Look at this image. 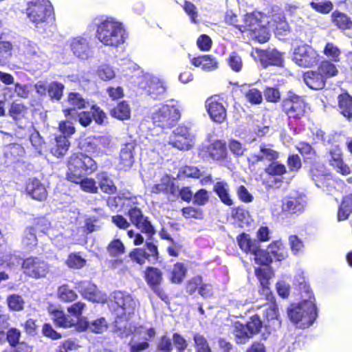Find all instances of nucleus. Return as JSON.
<instances>
[{
  "mask_svg": "<svg viewBox=\"0 0 352 352\" xmlns=\"http://www.w3.org/2000/svg\"><path fill=\"white\" fill-rule=\"evenodd\" d=\"M126 215L129 217L130 224L132 223L142 233L147 236V241L144 247L135 248L129 252L128 256L131 261L140 266L144 265L146 262L153 264L159 263L160 253L158 246L151 241L156 234V230L149 218L145 216L142 210L137 206L130 208Z\"/></svg>",
  "mask_w": 352,
  "mask_h": 352,
  "instance_id": "nucleus-1",
  "label": "nucleus"
},
{
  "mask_svg": "<svg viewBox=\"0 0 352 352\" xmlns=\"http://www.w3.org/2000/svg\"><path fill=\"white\" fill-rule=\"evenodd\" d=\"M126 215L129 217L130 224L132 223L142 233L147 236V241L144 247L135 248L129 252L128 256L131 261L140 266L144 265L146 262L153 264L159 263L160 253L158 246L151 241L156 234V230L149 218L145 216L142 210L137 206L130 208Z\"/></svg>",
  "mask_w": 352,
  "mask_h": 352,
  "instance_id": "nucleus-2",
  "label": "nucleus"
},
{
  "mask_svg": "<svg viewBox=\"0 0 352 352\" xmlns=\"http://www.w3.org/2000/svg\"><path fill=\"white\" fill-rule=\"evenodd\" d=\"M126 215L129 217L130 224L132 223L142 233L147 236V241L144 247L135 248L129 252L128 256L131 261L140 266L144 265L146 262L153 264L159 263L160 253L158 246L151 241L156 234V230L149 218L145 216L142 210L137 206L130 208Z\"/></svg>",
  "mask_w": 352,
  "mask_h": 352,
  "instance_id": "nucleus-3",
  "label": "nucleus"
},
{
  "mask_svg": "<svg viewBox=\"0 0 352 352\" xmlns=\"http://www.w3.org/2000/svg\"><path fill=\"white\" fill-rule=\"evenodd\" d=\"M126 215L129 217L130 224L132 223L142 233L147 236V241L144 247L135 248L129 252L128 256L131 261L140 266L144 265L146 262L153 264L159 263L160 253L158 246L151 241L156 234V230L149 218L145 216L142 210L137 206L130 208Z\"/></svg>",
  "mask_w": 352,
  "mask_h": 352,
  "instance_id": "nucleus-4",
  "label": "nucleus"
},
{
  "mask_svg": "<svg viewBox=\"0 0 352 352\" xmlns=\"http://www.w3.org/2000/svg\"><path fill=\"white\" fill-rule=\"evenodd\" d=\"M304 296L301 294L302 300L296 306L288 309L287 314L291 321L300 329L309 327L318 317V310L315 298L309 286L304 284Z\"/></svg>",
  "mask_w": 352,
  "mask_h": 352,
  "instance_id": "nucleus-5",
  "label": "nucleus"
},
{
  "mask_svg": "<svg viewBox=\"0 0 352 352\" xmlns=\"http://www.w3.org/2000/svg\"><path fill=\"white\" fill-rule=\"evenodd\" d=\"M267 20V14L258 10L246 12L242 17L241 26H239L240 32H248L252 39L265 43L270 38Z\"/></svg>",
  "mask_w": 352,
  "mask_h": 352,
  "instance_id": "nucleus-6",
  "label": "nucleus"
},
{
  "mask_svg": "<svg viewBox=\"0 0 352 352\" xmlns=\"http://www.w3.org/2000/svg\"><path fill=\"white\" fill-rule=\"evenodd\" d=\"M96 38L105 46L117 47L125 41V30L122 24L107 19L96 26Z\"/></svg>",
  "mask_w": 352,
  "mask_h": 352,
  "instance_id": "nucleus-7",
  "label": "nucleus"
},
{
  "mask_svg": "<svg viewBox=\"0 0 352 352\" xmlns=\"http://www.w3.org/2000/svg\"><path fill=\"white\" fill-rule=\"evenodd\" d=\"M67 167L66 179L69 180L92 174L97 170L98 165L91 157L82 152H76L68 157Z\"/></svg>",
  "mask_w": 352,
  "mask_h": 352,
  "instance_id": "nucleus-8",
  "label": "nucleus"
},
{
  "mask_svg": "<svg viewBox=\"0 0 352 352\" xmlns=\"http://www.w3.org/2000/svg\"><path fill=\"white\" fill-rule=\"evenodd\" d=\"M26 13L36 28L44 29L54 19L53 7L45 0H34L28 3Z\"/></svg>",
  "mask_w": 352,
  "mask_h": 352,
  "instance_id": "nucleus-9",
  "label": "nucleus"
},
{
  "mask_svg": "<svg viewBox=\"0 0 352 352\" xmlns=\"http://www.w3.org/2000/svg\"><path fill=\"white\" fill-rule=\"evenodd\" d=\"M307 104L302 96L289 91L280 104L282 111L287 116L289 123L300 120L305 116Z\"/></svg>",
  "mask_w": 352,
  "mask_h": 352,
  "instance_id": "nucleus-10",
  "label": "nucleus"
},
{
  "mask_svg": "<svg viewBox=\"0 0 352 352\" xmlns=\"http://www.w3.org/2000/svg\"><path fill=\"white\" fill-rule=\"evenodd\" d=\"M180 117V111L175 105L166 104L153 112L151 118L155 126L162 129H168L177 124Z\"/></svg>",
  "mask_w": 352,
  "mask_h": 352,
  "instance_id": "nucleus-11",
  "label": "nucleus"
},
{
  "mask_svg": "<svg viewBox=\"0 0 352 352\" xmlns=\"http://www.w3.org/2000/svg\"><path fill=\"white\" fill-rule=\"evenodd\" d=\"M23 273L34 279L44 278L50 272V265L41 258L30 256L25 258L21 263Z\"/></svg>",
  "mask_w": 352,
  "mask_h": 352,
  "instance_id": "nucleus-12",
  "label": "nucleus"
},
{
  "mask_svg": "<svg viewBox=\"0 0 352 352\" xmlns=\"http://www.w3.org/2000/svg\"><path fill=\"white\" fill-rule=\"evenodd\" d=\"M143 278L150 288L161 300L165 301L168 296L162 289L164 283V274L162 271L157 267L146 266L143 272Z\"/></svg>",
  "mask_w": 352,
  "mask_h": 352,
  "instance_id": "nucleus-13",
  "label": "nucleus"
},
{
  "mask_svg": "<svg viewBox=\"0 0 352 352\" xmlns=\"http://www.w3.org/2000/svg\"><path fill=\"white\" fill-rule=\"evenodd\" d=\"M205 108L210 119L218 124L224 122L227 119V102L219 94L208 97L205 102Z\"/></svg>",
  "mask_w": 352,
  "mask_h": 352,
  "instance_id": "nucleus-14",
  "label": "nucleus"
},
{
  "mask_svg": "<svg viewBox=\"0 0 352 352\" xmlns=\"http://www.w3.org/2000/svg\"><path fill=\"white\" fill-rule=\"evenodd\" d=\"M198 155L203 159L217 162H226L228 159L226 142L221 140H214L209 144L200 147Z\"/></svg>",
  "mask_w": 352,
  "mask_h": 352,
  "instance_id": "nucleus-15",
  "label": "nucleus"
},
{
  "mask_svg": "<svg viewBox=\"0 0 352 352\" xmlns=\"http://www.w3.org/2000/svg\"><path fill=\"white\" fill-rule=\"evenodd\" d=\"M293 60L301 67L311 68L318 65L319 54L311 45L305 43L294 49Z\"/></svg>",
  "mask_w": 352,
  "mask_h": 352,
  "instance_id": "nucleus-16",
  "label": "nucleus"
},
{
  "mask_svg": "<svg viewBox=\"0 0 352 352\" xmlns=\"http://www.w3.org/2000/svg\"><path fill=\"white\" fill-rule=\"evenodd\" d=\"M107 120L106 112L96 104H92L89 111H82L77 113V120L83 127L90 126L93 121L96 124L102 126L107 122Z\"/></svg>",
  "mask_w": 352,
  "mask_h": 352,
  "instance_id": "nucleus-17",
  "label": "nucleus"
},
{
  "mask_svg": "<svg viewBox=\"0 0 352 352\" xmlns=\"http://www.w3.org/2000/svg\"><path fill=\"white\" fill-rule=\"evenodd\" d=\"M254 60L258 61L263 68L269 66L283 67L284 59L283 54L276 49L261 50L256 48L254 50Z\"/></svg>",
  "mask_w": 352,
  "mask_h": 352,
  "instance_id": "nucleus-18",
  "label": "nucleus"
},
{
  "mask_svg": "<svg viewBox=\"0 0 352 352\" xmlns=\"http://www.w3.org/2000/svg\"><path fill=\"white\" fill-rule=\"evenodd\" d=\"M170 144L179 150L188 151L193 147V136L190 129L185 126H179L173 132Z\"/></svg>",
  "mask_w": 352,
  "mask_h": 352,
  "instance_id": "nucleus-19",
  "label": "nucleus"
},
{
  "mask_svg": "<svg viewBox=\"0 0 352 352\" xmlns=\"http://www.w3.org/2000/svg\"><path fill=\"white\" fill-rule=\"evenodd\" d=\"M69 45L73 54L79 59L87 60L92 56V47L88 37H73L70 39Z\"/></svg>",
  "mask_w": 352,
  "mask_h": 352,
  "instance_id": "nucleus-20",
  "label": "nucleus"
},
{
  "mask_svg": "<svg viewBox=\"0 0 352 352\" xmlns=\"http://www.w3.org/2000/svg\"><path fill=\"white\" fill-rule=\"evenodd\" d=\"M67 101L71 107L63 109V113L65 118L70 120H77L78 112H76V109H84L89 106V102L78 92H69Z\"/></svg>",
  "mask_w": 352,
  "mask_h": 352,
  "instance_id": "nucleus-21",
  "label": "nucleus"
},
{
  "mask_svg": "<svg viewBox=\"0 0 352 352\" xmlns=\"http://www.w3.org/2000/svg\"><path fill=\"white\" fill-rule=\"evenodd\" d=\"M136 146L135 142H129L122 146L118 159V168L120 170L128 171L131 168L135 162Z\"/></svg>",
  "mask_w": 352,
  "mask_h": 352,
  "instance_id": "nucleus-22",
  "label": "nucleus"
},
{
  "mask_svg": "<svg viewBox=\"0 0 352 352\" xmlns=\"http://www.w3.org/2000/svg\"><path fill=\"white\" fill-rule=\"evenodd\" d=\"M329 165L339 174L347 175L351 173L349 166L344 162L341 148L336 146L331 148L329 151Z\"/></svg>",
  "mask_w": 352,
  "mask_h": 352,
  "instance_id": "nucleus-23",
  "label": "nucleus"
},
{
  "mask_svg": "<svg viewBox=\"0 0 352 352\" xmlns=\"http://www.w3.org/2000/svg\"><path fill=\"white\" fill-rule=\"evenodd\" d=\"M25 190L27 195L36 201H43L47 198V190L38 178H30L25 183Z\"/></svg>",
  "mask_w": 352,
  "mask_h": 352,
  "instance_id": "nucleus-24",
  "label": "nucleus"
},
{
  "mask_svg": "<svg viewBox=\"0 0 352 352\" xmlns=\"http://www.w3.org/2000/svg\"><path fill=\"white\" fill-rule=\"evenodd\" d=\"M254 274L258 280L261 286L259 294L261 296H264L268 300L274 299L272 292L270 288V280L271 278L272 272L270 269L258 267L255 268Z\"/></svg>",
  "mask_w": 352,
  "mask_h": 352,
  "instance_id": "nucleus-25",
  "label": "nucleus"
},
{
  "mask_svg": "<svg viewBox=\"0 0 352 352\" xmlns=\"http://www.w3.org/2000/svg\"><path fill=\"white\" fill-rule=\"evenodd\" d=\"M274 298L271 301L272 302L265 309L263 317L266 322V327L270 331H276L281 327V319L278 314V308L275 302Z\"/></svg>",
  "mask_w": 352,
  "mask_h": 352,
  "instance_id": "nucleus-26",
  "label": "nucleus"
},
{
  "mask_svg": "<svg viewBox=\"0 0 352 352\" xmlns=\"http://www.w3.org/2000/svg\"><path fill=\"white\" fill-rule=\"evenodd\" d=\"M113 298L118 307L122 310V315L129 316L134 314L136 302L130 295L119 292L115 294Z\"/></svg>",
  "mask_w": 352,
  "mask_h": 352,
  "instance_id": "nucleus-27",
  "label": "nucleus"
},
{
  "mask_svg": "<svg viewBox=\"0 0 352 352\" xmlns=\"http://www.w3.org/2000/svg\"><path fill=\"white\" fill-rule=\"evenodd\" d=\"M330 20L333 26L342 32L352 30V19L344 12L339 10H333L331 14Z\"/></svg>",
  "mask_w": 352,
  "mask_h": 352,
  "instance_id": "nucleus-28",
  "label": "nucleus"
},
{
  "mask_svg": "<svg viewBox=\"0 0 352 352\" xmlns=\"http://www.w3.org/2000/svg\"><path fill=\"white\" fill-rule=\"evenodd\" d=\"M302 78L305 83L311 89L320 90L326 85V80L318 69L304 72Z\"/></svg>",
  "mask_w": 352,
  "mask_h": 352,
  "instance_id": "nucleus-29",
  "label": "nucleus"
},
{
  "mask_svg": "<svg viewBox=\"0 0 352 352\" xmlns=\"http://www.w3.org/2000/svg\"><path fill=\"white\" fill-rule=\"evenodd\" d=\"M306 202L300 196L288 197L282 204V210L289 214H300L305 210Z\"/></svg>",
  "mask_w": 352,
  "mask_h": 352,
  "instance_id": "nucleus-30",
  "label": "nucleus"
},
{
  "mask_svg": "<svg viewBox=\"0 0 352 352\" xmlns=\"http://www.w3.org/2000/svg\"><path fill=\"white\" fill-rule=\"evenodd\" d=\"M338 108L339 113L347 121H352V96L347 91L338 95Z\"/></svg>",
  "mask_w": 352,
  "mask_h": 352,
  "instance_id": "nucleus-31",
  "label": "nucleus"
},
{
  "mask_svg": "<svg viewBox=\"0 0 352 352\" xmlns=\"http://www.w3.org/2000/svg\"><path fill=\"white\" fill-rule=\"evenodd\" d=\"M151 194H160L165 195L170 194L174 195L177 192V188L175 183L170 179V177L167 175L162 177L160 182L155 184L151 187Z\"/></svg>",
  "mask_w": 352,
  "mask_h": 352,
  "instance_id": "nucleus-32",
  "label": "nucleus"
},
{
  "mask_svg": "<svg viewBox=\"0 0 352 352\" xmlns=\"http://www.w3.org/2000/svg\"><path fill=\"white\" fill-rule=\"evenodd\" d=\"M190 63L196 67H201L204 71L210 72L218 67V63L210 54H202L190 58Z\"/></svg>",
  "mask_w": 352,
  "mask_h": 352,
  "instance_id": "nucleus-33",
  "label": "nucleus"
},
{
  "mask_svg": "<svg viewBox=\"0 0 352 352\" xmlns=\"http://www.w3.org/2000/svg\"><path fill=\"white\" fill-rule=\"evenodd\" d=\"M310 175L317 187L329 190L332 186V175L326 173L317 167H312L310 169Z\"/></svg>",
  "mask_w": 352,
  "mask_h": 352,
  "instance_id": "nucleus-34",
  "label": "nucleus"
},
{
  "mask_svg": "<svg viewBox=\"0 0 352 352\" xmlns=\"http://www.w3.org/2000/svg\"><path fill=\"white\" fill-rule=\"evenodd\" d=\"M98 186L100 190L106 194L114 195L118 192L117 186L113 181L110 178L109 174L105 171H102L96 175Z\"/></svg>",
  "mask_w": 352,
  "mask_h": 352,
  "instance_id": "nucleus-35",
  "label": "nucleus"
},
{
  "mask_svg": "<svg viewBox=\"0 0 352 352\" xmlns=\"http://www.w3.org/2000/svg\"><path fill=\"white\" fill-rule=\"evenodd\" d=\"M70 142L65 136H56L54 142L50 148V153L56 157H63L68 151Z\"/></svg>",
  "mask_w": 352,
  "mask_h": 352,
  "instance_id": "nucleus-36",
  "label": "nucleus"
},
{
  "mask_svg": "<svg viewBox=\"0 0 352 352\" xmlns=\"http://www.w3.org/2000/svg\"><path fill=\"white\" fill-rule=\"evenodd\" d=\"M213 191L225 205L228 206L233 205V201L229 195V185L227 182L224 180L217 182L213 186Z\"/></svg>",
  "mask_w": 352,
  "mask_h": 352,
  "instance_id": "nucleus-37",
  "label": "nucleus"
},
{
  "mask_svg": "<svg viewBox=\"0 0 352 352\" xmlns=\"http://www.w3.org/2000/svg\"><path fill=\"white\" fill-rule=\"evenodd\" d=\"M187 272L188 269L184 263H175L169 274L170 282L176 285L181 284L185 279Z\"/></svg>",
  "mask_w": 352,
  "mask_h": 352,
  "instance_id": "nucleus-38",
  "label": "nucleus"
},
{
  "mask_svg": "<svg viewBox=\"0 0 352 352\" xmlns=\"http://www.w3.org/2000/svg\"><path fill=\"white\" fill-rule=\"evenodd\" d=\"M236 241L240 249L246 254H251L259 245L256 240L251 239L249 234L242 232L236 236Z\"/></svg>",
  "mask_w": 352,
  "mask_h": 352,
  "instance_id": "nucleus-39",
  "label": "nucleus"
},
{
  "mask_svg": "<svg viewBox=\"0 0 352 352\" xmlns=\"http://www.w3.org/2000/svg\"><path fill=\"white\" fill-rule=\"evenodd\" d=\"M232 333L234 336L235 342L237 344H245L252 338L245 324L239 321L234 323Z\"/></svg>",
  "mask_w": 352,
  "mask_h": 352,
  "instance_id": "nucleus-40",
  "label": "nucleus"
},
{
  "mask_svg": "<svg viewBox=\"0 0 352 352\" xmlns=\"http://www.w3.org/2000/svg\"><path fill=\"white\" fill-rule=\"evenodd\" d=\"M89 327L93 333H102L108 328V324L104 317L94 320L90 325L89 322L85 320L78 322V329L81 331H85Z\"/></svg>",
  "mask_w": 352,
  "mask_h": 352,
  "instance_id": "nucleus-41",
  "label": "nucleus"
},
{
  "mask_svg": "<svg viewBox=\"0 0 352 352\" xmlns=\"http://www.w3.org/2000/svg\"><path fill=\"white\" fill-rule=\"evenodd\" d=\"M49 312L52 316L53 322L56 327L67 329L75 326L74 320L66 316L63 311L55 309Z\"/></svg>",
  "mask_w": 352,
  "mask_h": 352,
  "instance_id": "nucleus-42",
  "label": "nucleus"
},
{
  "mask_svg": "<svg viewBox=\"0 0 352 352\" xmlns=\"http://www.w3.org/2000/svg\"><path fill=\"white\" fill-rule=\"evenodd\" d=\"M80 294L82 296L91 302H99L100 292L96 285L90 282H84L80 285Z\"/></svg>",
  "mask_w": 352,
  "mask_h": 352,
  "instance_id": "nucleus-43",
  "label": "nucleus"
},
{
  "mask_svg": "<svg viewBox=\"0 0 352 352\" xmlns=\"http://www.w3.org/2000/svg\"><path fill=\"white\" fill-rule=\"evenodd\" d=\"M68 181L79 184L80 189L84 192L92 194H96L98 192V187L96 186V182L93 178H88L85 176L74 178Z\"/></svg>",
  "mask_w": 352,
  "mask_h": 352,
  "instance_id": "nucleus-44",
  "label": "nucleus"
},
{
  "mask_svg": "<svg viewBox=\"0 0 352 352\" xmlns=\"http://www.w3.org/2000/svg\"><path fill=\"white\" fill-rule=\"evenodd\" d=\"M38 224V223H36L34 226H28L26 228L25 234L21 240L23 248L30 250L37 245L38 239L36 237V230Z\"/></svg>",
  "mask_w": 352,
  "mask_h": 352,
  "instance_id": "nucleus-45",
  "label": "nucleus"
},
{
  "mask_svg": "<svg viewBox=\"0 0 352 352\" xmlns=\"http://www.w3.org/2000/svg\"><path fill=\"white\" fill-rule=\"evenodd\" d=\"M111 116L119 120H129L131 117V109L129 104L123 100L117 104L110 111Z\"/></svg>",
  "mask_w": 352,
  "mask_h": 352,
  "instance_id": "nucleus-46",
  "label": "nucleus"
},
{
  "mask_svg": "<svg viewBox=\"0 0 352 352\" xmlns=\"http://www.w3.org/2000/svg\"><path fill=\"white\" fill-rule=\"evenodd\" d=\"M166 90L164 83L158 79H152L147 84V92L151 98L157 100L163 95Z\"/></svg>",
  "mask_w": 352,
  "mask_h": 352,
  "instance_id": "nucleus-47",
  "label": "nucleus"
},
{
  "mask_svg": "<svg viewBox=\"0 0 352 352\" xmlns=\"http://www.w3.org/2000/svg\"><path fill=\"white\" fill-rule=\"evenodd\" d=\"M317 69L327 80L328 78L336 76L339 71L336 65L329 60H324L320 63Z\"/></svg>",
  "mask_w": 352,
  "mask_h": 352,
  "instance_id": "nucleus-48",
  "label": "nucleus"
},
{
  "mask_svg": "<svg viewBox=\"0 0 352 352\" xmlns=\"http://www.w3.org/2000/svg\"><path fill=\"white\" fill-rule=\"evenodd\" d=\"M352 212V192L343 197L338 211V219L346 220Z\"/></svg>",
  "mask_w": 352,
  "mask_h": 352,
  "instance_id": "nucleus-49",
  "label": "nucleus"
},
{
  "mask_svg": "<svg viewBox=\"0 0 352 352\" xmlns=\"http://www.w3.org/2000/svg\"><path fill=\"white\" fill-rule=\"evenodd\" d=\"M252 254L254 256L255 263L259 265L270 266L273 261L270 252L267 250L261 249L260 245H258Z\"/></svg>",
  "mask_w": 352,
  "mask_h": 352,
  "instance_id": "nucleus-50",
  "label": "nucleus"
},
{
  "mask_svg": "<svg viewBox=\"0 0 352 352\" xmlns=\"http://www.w3.org/2000/svg\"><path fill=\"white\" fill-rule=\"evenodd\" d=\"M107 252L112 258H118L126 252L124 243L120 239H112L107 246Z\"/></svg>",
  "mask_w": 352,
  "mask_h": 352,
  "instance_id": "nucleus-51",
  "label": "nucleus"
},
{
  "mask_svg": "<svg viewBox=\"0 0 352 352\" xmlns=\"http://www.w3.org/2000/svg\"><path fill=\"white\" fill-rule=\"evenodd\" d=\"M269 252L272 257L276 261H281L287 256V250L280 241H274L268 245Z\"/></svg>",
  "mask_w": 352,
  "mask_h": 352,
  "instance_id": "nucleus-52",
  "label": "nucleus"
},
{
  "mask_svg": "<svg viewBox=\"0 0 352 352\" xmlns=\"http://www.w3.org/2000/svg\"><path fill=\"white\" fill-rule=\"evenodd\" d=\"M57 294L58 298L65 302H73L78 298L76 292L66 284L62 285L58 288Z\"/></svg>",
  "mask_w": 352,
  "mask_h": 352,
  "instance_id": "nucleus-53",
  "label": "nucleus"
},
{
  "mask_svg": "<svg viewBox=\"0 0 352 352\" xmlns=\"http://www.w3.org/2000/svg\"><path fill=\"white\" fill-rule=\"evenodd\" d=\"M65 263L69 268L79 270L86 265L87 261L80 256V252H72L68 255Z\"/></svg>",
  "mask_w": 352,
  "mask_h": 352,
  "instance_id": "nucleus-54",
  "label": "nucleus"
},
{
  "mask_svg": "<svg viewBox=\"0 0 352 352\" xmlns=\"http://www.w3.org/2000/svg\"><path fill=\"white\" fill-rule=\"evenodd\" d=\"M265 173L271 177L282 176L287 173V168L285 164L277 160L270 163L264 169Z\"/></svg>",
  "mask_w": 352,
  "mask_h": 352,
  "instance_id": "nucleus-55",
  "label": "nucleus"
},
{
  "mask_svg": "<svg viewBox=\"0 0 352 352\" xmlns=\"http://www.w3.org/2000/svg\"><path fill=\"white\" fill-rule=\"evenodd\" d=\"M8 309L12 311H21L24 309L25 301L19 294H12L6 299Z\"/></svg>",
  "mask_w": 352,
  "mask_h": 352,
  "instance_id": "nucleus-56",
  "label": "nucleus"
},
{
  "mask_svg": "<svg viewBox=\"0 0 352 352\" xmlns=\"http://www.w3.org/2000/svg\"><path fill=\"white\" fill-rule=\"evenodd\" d=\"M64 85L58 81H53L48 85L47 94L51 100H60L63 96Z\"/></svg>",
  "mask_w": 352,
  "mask_h": 352,
  "instance_id": "nucleus-57",
  "label": "nucleus"
},
{
  "mask_svg": "<svg viewBox=\"0 0 352 352\" xmlns=\"http://www.w3.org/2000/svg\"><path fill=\"white\" fill-rule=\"evenodd\" d=\"M263 93L267 102L276 104L280 101L281 94L277 86L265 87Z\"/></svg>",
  "mask_w": 352,
  "mask_h": 352,
  "instance_id": "nucleus-58",
  "label": "nucleus"
},
{
  "mask_svg": "<svg viewBox=\"0 0 352 352\" xmlns=\"http://www.w3.org/2000/svg\"><path fill=\"white\" fill-rule=\"evenodd\" d=\"M28 113V107L22 103H12L9 109L10 116L14 120H19L24 118Z\"/></svg>",
  "mask_w": 352,
  "mask_h": 352,
  "instance_id": "nucleus-59",
  "label": "nucleus"
},
{
  "mask_svg": "<svg viewBox=\"0 0 352 352\" xmlns=\"http://www.w3.org/2000/svg\"><path fill=\"white\" fill-rule=\"evenodd\" d=\"M249 333L252 338L258 334L263 327V322L258 315L255 314L250 318V320L245 324Z\"/></svg>",
  "mask_w": 352,
  "mask_h": 352,
  "instance_id": "nucleus-60",
  "label": "nucleus"
},
{
  "mask_svg": "<svg viewBox=\"0 0 352 352\" xmlns=\"http://www.w3.org/2000/svg\"><path fill=\"white\" fill-rule=\"evenodd\" d=\"M311 8L316 12L322 14H327L332 12L333 9V4L331 1L324 0L322 1H311L309 3Z\"/></svg>",
  "mask_w": 352,
  "mask_h": 352,
  "instance_id": "nucleus-61",
  "label": "nucleus"
},
{
  "mask_svg": "<svg viewBox=\"0 0 352 352\" xmlns=\"http://www.w3.org/2000/svg\"><path fill=\"white\" fill-rule=\"evenodd\" d=\"M296 149L304 157V160H313L316 156V152L312 146L306 142H300L296 146Z\"/></svg>",
  "mask_w": 352,
  "mask_h": 352,
  "instance_id": "nucleus-62",
  "label": "nucleus"
},
{
  "mask_svg": "<svg viewBox=\"0 0 352 352\" xmlns=\"http://www.w3.org/2000/svg\"><path fill=\"white\" fill-rule=\"evenodd\" d=\"M227 63L229 67L234 72H240L243 69V60L241 56L236 52L230 53Z\"/></svg>",
  "mask_w": 352,
  "mask_h": 352,
  "instance_id": "nucleus-63",
  "label": "nucleus"
},
{
  "mask_svg": "<svg viewBox=\"0 0 352 352\" xmlns=\"http://www.w3.org/2000/svg\"><path fill=\"white\" fill-rule=\"evenodd\" d=\"M323 53L331 61H340L341 51L333 43L328 42L324 47Z\"/></svg>",
  "mask_w": 352,
  "mask_h": 352,
  "instance_id": "nucleus-64",
  "label": "nucleus"
}]
</instances>
